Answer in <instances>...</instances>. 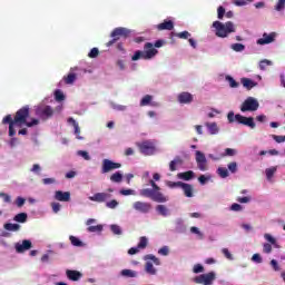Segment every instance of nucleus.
Here are the masks:
<instances>
[{
	"instance_id": "obj_63",
	"label": "nucleus",
	"mask_w": 285,
	"mask_h": 285,
	"mask_svg": "<svg viewBox=\"0 0 285 285\" xmlns=\"http://www.w3.org/2000/svg\"><path fill=\"white\" fill-rule=\"evenodd\" d=\"M217 12H218V19H224V14H226V9L220 6L218 7Z\"/></svg>"
},
{
	"instance_id": "obj_55",
	"label": "nucleus",
	"mask_w": 285,
	"mask_h": 285,
	"mask_svg": "<svg viewBox=\"0 0 285 285\" xmlns=\"http://www.w3.org/2000/svg\"><path fill=\"white\" fill-rule=\"evenodd\" d=\"M107 208L115 209L117 206H119V203L116 199H112L110 202L106 203Z\"/></svg>"
},
{
	"instance_id": "obj_58",
	"label": "nucleus",
	"mask_w": 285,
	"mask_h": 285,
	"mask_svg": "<svg viewBox=\"0 0 285 285\" xmlns=\"http://www.w3.org/2000/svg\"><path fill=\"white\" fill-rule=\"evenodd\" d=\"M79 157H83L86 161H90V155L88 151L79 150L78 151Z\"/></svg>"
},
{
	"instance_id": "obj_30",
	"label": "nucleus",
	"mask_w": 285,
	"mask_h": 285,
	"mask_svg": "<svg viewBox=\"0 0 285 285\" xmlns=\"http://www.w3.org/2000/svg\"><path fill=\"white\" fill-rule=\"evenodd\" d=\"M145 271L146 273H148V275H157V269L155 268L151 262H147L145 264Z\"/></svg>"
},
{
	"instance_id": "obj_41",
	"label": "nucleus",
	"mask_w": 285,
	"mask_h": 285,
	"mask_svg": "<svg viewBox=\"0 0 285 285\" xmlns=\"http://www.w3.org/2000/svg\"><path fill=\"white\" fill-rule=\"evenodd\" d=\"M87 230L88 233H101V230H104V226L102 225L89 226Z\"/></svg>"
},
{
	"instance_id": "obj_12",
	"label": "nucleus",
	"mask_w": 285,
	"mask_h": 285,
	"mask_svg": "<svg viewBox=\"0 0 285 285\" xmlns=\"http://www.w3.org/2000/svg\"><path fill=\"white\" fill-rule=\"evenodd\" d=\"M194 100H195V96H193V94L188 91H183L177 96V101L183 105L193 104Z\"/></svg>"
},
{
	"instance_id": "obj_54",
	"label": "nucleus",
	"mask_w": 285,
	"mask_h": 285,
	"mask_svg": "<svg viewBox=\"0 0 285 285\" xmlns=\"http://www.w3.org/2000/svg\"><path fill=\"white\" fill-rule=\"evenodd\" d=\"M285 8V0H278L277 4L275 6V10L277 12H281V10H284Z\"/></svg>"
},
{
	"instance_id": "obj_64",
	"label": "nucleus",
	"mask_w": 285,
	"mask_h": 285,
	"mask_svg": "<svg viewBox=\"0 0 285 285\" xmlns=\"http://www.w3.org/2000/svg\"><path fill=\"white\" fill-rule=\"evenodd\" d=\"M51 208L53 213H59L61 210V204L59 203H51Z\"/></svg>"
},
{
	"instance_id": "obj_14",
	"label": "nucleus",
	"mask_w": 285,
	"mask_h": 285,
	"mask_svg": "<svg viewBox=\"0 0 285 285\" xmlns=\"http://www.w3.org/2000/svg\"><path fill=\"white\" fill-rule=\"evenodd\" d=\"M275 37H277V35L275 32L272 33H264L263 38L257 40L258 46H266L268 43H273V41H275Z\"/></svg>"
},
{
	"instance_id": "obj_19",
	"label": "nucleus",
	"mask_w": 285,
	"mask_h": 285,
	"mask_svg": "<svg viewBox=\"0 0 285 285\" xmlns=\"http://www.w3.org/2000/svg\"><path fill=\"white\" fill-rule=\"evenodd\" d=\"M157 30H174L175 29V22L173 20H164V22L156 26Z\"/></svg>"
},
{
	"instance_id": "obj_5",
	"label": "nucleus",
	"mask_w": 285,
	"mask_h": 285,
	"mask_svg": "<svg viewBox=\"0 0 285 285\" xmlns=\"http://www.w3.org/2000/svg\"><path fill=\"white\" fill-rule=\"evenodd\" d=\"M130 30L128 28H124V27H118L115 28L111 33V40H109L106 46L107 48H110V46H115V43H117V41H119L121 39V37L124 39H128V37H130Z\"/></svg>"
},
{
	"instance_id": "obj_23",
	"label": "nucleus",
	"mask_w": 285,
	"mask_h": 285,
	"mask_svg": "<svg viewBox=\"0 0 285 285\" xmlns=\"http://www.w3.org/2000/svg\"><path fill=\"white\" fill-rule=\"evenodd\" d=\"M240 82L247 90H253V88L257 86V82L253 81L250 78H242Z\"/></svg>"
},
{
	"instance_id": "obj_60",
	"label": "nucleus",
	"mask_w": 285,
	"mask_h": 285,
	"mask_svg": "<svg viewBox=\"0 0 285 285\" xmlns=\"http://www.w3.org/2000/svg\"><path fill=\"white\" fill-rule=\"evenodd\" d=\"M223 255L226 257V259L233 261V254L228 250V248L222 249Z\"/></svg>"
},
{
	"instance_id": "obj_9",
	"label": "nucleus",
	"mask_w": 285,
	"mask_h": 285,
	"mask_svg": "<svg viewBox=\"0 0 285 285\" xmlns=\"http://www.w3.org/2000/svg\"><path fill=\"white\" fill-rule=\"evenodd\" d=\"M36 115L37 117H40V119H43V120L50 119V117L55 115V109H52V107L48 105H42L37 107Z\"/></svg>"
},
{
	"instance_id": "obj_36",
	"label": "nucleus",
	"mask_w": 285,
	"mask_h": 285,
	"mask_svg": "<svg viewBox=\"0 0 285 285\" xmlns=\"http://www.w3.org/2000/svg\"><path fill=\"white\" fill-rule=\"evenodd\" d=\"M217 173H218L219 177H222V179H226V177H228V175H229L228 169L226 167H219L217 169Z\"/></svg>"
},
{
	"instance_id": "obj_3",
	"label": "nucleus",
	"mask_w": 285,
	"mask_h": 285,
	"mask_svg": "<svg viewBox=\"0 0 285 285\" xmlns=\"http://www.w3.org/2000/svg\"><path fill=\"white\" fill-rule=\"evenodd\" d=\"M213 28H215L216 37H219L220 39H226L228 35L235 32V23H233V21H227L225 23L220 21H214Z\"/></svg>"
},
{
	"instance_id": "obj_47",
	"label": "nucleus",
	"mask_w": 285,
	"mask_h": 285,
	"mask_svg": "<svg viewBox=\"0 0 285 285\" xmlns=\"http://www.w3.org/2000/svg\"><path fill=\"white\" fill-rule=\"evenodd\" d=\"M254 0H234V6H248V3H253Z\"/></svg>"
},
{
	"instance_id": "obj_46",
	"label": "nucleus",
	"mask_w": 285,
	"mask_h": 285,
	"mask_svg": "<svg viewBox=\"0 0 285 285\" xmlns=\"http://www.w3.org/2000/svg\"><path fill=\"white\" fill-rule=\"evenodd\" d=\"M55 99H56V101H63L66 99V96L63 95V91L56 90L55 91Z\"/></svg>"
},
{
	"instance_id": "obj_61",
	"label": "nucleus",
	"mask_w": 285,
	"mask_h": 285,
	"mask_svg": "<svg viewBox=\"0 0 285 285\" xmlns=\"http://www.w3.org/2000/svg\"><path fill=\"white\" fill-rule=\"evenodd\" d=\"M120 195L128 197V195H135V190L134 189H120Z\"/></svg>"
},
{
	"instance_id": "obj_24",
	"label": "nucleus",
	"mask_w": 285,
	"mask_h": 285,
	"mask_svg": "<svg viewBox=\"0 0 285 285\" xmlns=\"http://www.w3.org/2000/svg\"><path fill=\"white\" fill-rule=\"evenodd\" d=\"M180 188L184 190L185 197H193V185L183 183V185H180Z\"/></svg>"
},
{
	"instance_id": "obj_59",
	"label": "nucleus",
	"mask_w": 285,
	"mask_h": 285,
	"mask_svg": "<svg viewBox=\"0 0 285 285\" xmlns=\"http://www.w3.org/2000/svg\"><path fill=\"white\" fill-rule=\"evenodd\" d=\"M23 204H26V198L19 196V197L16 199V205L18 206V208H21V207H23Z\"/></svg>"
},
{
	"instance_id": "obj_13",
	"label": "nucleus",
	"mask_w": 285,
	"mask_h": 285,
	"mask_svg": "<svg viewBox=\"0 0 285 285\" xmlns=\"http://www.w3.org/2000/svg\"><path fill=\"white\" fill-rule=\"evenodd\" d=\"M112 195L108 193H96L94 196H90V202H97L98 204H104V202H108Z\"/></svg>"
},
{
	"instance_id": "obj_8",
	"label": "nucleus",
	"mask_w": 285,
	"mask_h": 285,
	"mask_svg": "<svg viewBox=\"0 0 285 285\" xmlns=\"http://www.w3.org/2000/svg\"><path fill=\"white\" fill-rule=\"evenodd\" d=\"M216 279L215 272H209L207 274H202L193 278L195 284L213 285Z\"/></svg>"
},
{
	"instance_id": "obj_35",
	"label": "nucleus",
	"mask_w": 285,
	"mask_h": 285,
	"mask_svg": "<svg viewBox=\"0 0 285 285\" xmlns=\"http://www.w3.org/2000/svg\"><path fill=\"white\" fill-rule=\"evenodd\" d=\"M277 173V167H271L265 170L268 180L273 179V176Z\"/></svg>"
},
{
	"instance_id": "obj_26",
	"label": "nucleus",
	"mask_w": 285,
	"mask_h": 285,
	"mask_svg": "<svg viewBox=\"0 0 285 285\" xmlns=\"http://www.w3.org/2000/svg\"><path fill=\"white\" fill-rule=\"evenodd\" d=\"M179 179H184L185 181H190L195 177V171L188 170L185 173L178 174Z\"/></svg>"
},
{
	"instance_id": "obj_51",
	"label": "nucleus",
	"mask_w": 285,
	"mask_h": 285,
	"mask_svg": "<svg viewBox=\"0 0 285 285\" xmlns=\"http://www.w3.org/2000/svg\"><path fill=\"white\" fill-rule=\"evenodd\" d=\"M193 273L198 275V273H204V266L202 264H196L193 267Z\"/></svg>"
},
{
	"instance_id": "obj_43",
	"label": "nucleus",
	"mask_w": 285,
	"mask_h": 285,
	"mask_svg": "<svg viewBox=\"0 0 285 285\" xmlns=\"http://www.w3.org/2000/svg\"><path fill=\"white\" fill-rule=\"evenodd\" d=\"M150 101H153V96L146 95V96L140 100V106H150Z\"/></svg>"
},
{
	"instance_id": "obj_49",
	"label": "nucleus",
	"mask_w": 285,
	"mask_h": 285,
	"mask_svg": "<svg viewBox=\"0 0 285 285\" xmlns=\"http://www.w3.org/2000/svg\"><path fill=\"white\" fill-rule=\"evenodd\" d=\"M263 253H265L266 255H269V253H273V245L265 243L263 245Z\"/></svg>"
},
{
	"instance_id": "obj_6",
	"label": "nucleus",
	"mask_w": 285,
	"mask_h": 285,
	"mask_svg": "<svg viewBox=\"0 0 285 285\" xmlns=\"http://www.w3.org/2000/svg\"><path fill=\"white\" fill-rule=\"evenodd\" d=\"M137 146L141 155L150 156L157 153V146L151 140H145L142 142L137 144Z\"/></svg>"
},
{
	"instance_id": "obj_34",
	"label": "nucleus",
	"mask_w": 285,
	"mask_h": 285,
	"mask_svg": "<svg viewBox=\"0 0 285 285\" xmlns=\"http://www.w3.org/2000/svg\"><path fill=\"white\" fill-rule=\"evenodd\" d=\"M148 259H150L155 264V266H160V264H161L159 258H157V256H155L153 254H148L145 256V261L148 262Z\"/></svg>"
},
{
	"instance_id": "obj_50",
	"label": "nucleus",
	"mask_w": 285,
	"mask_h": 285,
	"mask_svg": "<svg viewBox=\"0 0 285 285\" xmlns=\"http://www.w3.org/2000/svg\"><path fill=\"white\" fill-rule=\"evenodd\" d=\"M88 57L90 59H96V57H99V49L98 48H92L90 52L88 53Z\"/></svg>"
},
{
	"instance_id": "obj_18",
	"label": "nucleus",
	"mask_w": 285,
	"mask_h": 285,
	"mask_svg": "<svg viewBox=\"0 0 285 285\" xmlns=\"http://www.w3.org/2000/svg\"><path fill=\"white\" fill-rule=\"evenodd\" d=\"M55 199L57 202H70V191L57 190L55 193Z\"/></svg>"
},
{
	"instance_id": "obj_33",
	"label": "nucleus",
	"mask_w": 285,
	"mask_h": 285,
	"mask_svg": "<svg viewBox=\"0 0 285 285\" xmlns=\"http://www.w3.org/2000/svg\"><path fill=\"white\" fill-rule=\"evenodd\" d=\"M69 240L72 246H77L78 248L83 246V242H81L77 236H69Z\"/></svg>"
},
{
	"instance_id": "obj_39",
	"label": "nucleus",
	"mask_w": 285,
	"mask_h": 285,
	"mask_svg": "<svg viewBox=\"0 0 285 285\" xmlns=\"http://www.w3.org/2000/svg\"><path fill=\"white\" fill-rule=\"evenodd\" d=\"M190 233L197 235L198 239H204V233L199 230L196 226L190 227Z\"/></svg>"
},
{
	"instance_id": "obj_53",
	"label": "nucleus",
	"mask_w": 285,
	"mask_h": 285,
	"mask_svg": "<svg viewBox=\"0 0 285 285\" xmlns=\"http://www.w3.org/2000/svg\"><path fill=\"white\" fill-rule=\"evenodd\" d=\"M176 37H178V39H188L190 37V32L181 31V32L176 33Z\"/></svg>"
},
{
	"instance_id": "obj_17",
	"label": "nucleus",
	"mask_w": 285,
	"mask_h": 285,
	"mask_svg": "<svg viewBox=\"0 0 285 285\" xmlns=\"http://www.w3.org/2000/svg\"><path fill=\"white\" fill-rule=\"evenodd\" d=\"M66 275L71 282H79L80 277H83V274H81V272L75 269H68L66 272Z\"/></svg>"
},
{
	"instance_id": "obj_52",
	"label": "nucleus",
	"mask_w": 285,
	"mask_h": 285,
	"mask_svg": "<svg viewBox=\"0 0 285 285\" xmlns=\"http://www.w3.org/2000/svg\"><path fill=\"white\" fill-rule=\"evenodd\" d=\"M183 183L181 181H167L168 188H181Z\"/></svg>"
},
{
	"instance_id": "obj_62",
	"label": "nucleus",
	"mask_w": 285,
	"mask_h": 285,
	"mask_svg": "<svg viewBox=\"0 0 285 285\" xmlns=\"http://www.w3.org/2000/svg\"><path fill=\"white\" fill-rule=\"evenodd\" d=\"M272 137H273L274 141H276L277 144H284V141H285V136L273 135Z\"/></svg>"
},
{
	"instance_id": "obj_15",
	"label": "nucleus",
	"mask_w": 285,
	"mask_h": 285,
	"mask_svg": "<svg viewBox=\"0 0 285 285\" xmlns=\"http://www.w3.org/2000/svg\"><path fill=\"white\" fill-rule=\"evenodd\" d=\"M196 164L199 170H206V155L199 150L196 151Z\"/></svg>"
},
{
	"instance_id": "obj_37",
	"label": "nucleus",
	"mask_w": 285,
	"mask_h": 285,
	"mask_svg": "<svg viewBox=\"0 0 285 285\" xmlns=\"http://www.w3.org/2000/svg\"><path fill=\"white\" fill-rule=\"evenodd\" d=\"M146 246H148V238H146V236H141L137 247L141 250L146 248Z\"/></svg>"
},
{
	"instance_id": "obj_29",
	"label": "nucleus",
	"mask_w": 285,
	"mask_h": 285,
	"mask_svg": "<svg viewBox=\"0 0 285 285\" xmlns=\"http://www.w3.org/2000/svg\"><path fill=\"white\" fill-rule=\"evenodd\" d=\"M141 197H148L149 199H153L155 197V190L150 188H145L140 190Z\"/></svg>"
},
{
	"instance_id": "obj_44",
	"label": "nucleus",
	"mask_w": 285,
	"mask_h": 285,
	"mask_svg": "<svg viewBox=\"0 0 285 285\" xmlns=\"http://www.w3.org/2000/svg\"><path fill=\"white\" fill-rule=\"evenodd\" d=\"M226 80L228 81L230 88H239V82H237L233 77L227 76Z\"/></svg>"
},
{
	"instance_id": "obj_42",
	"label": "nucleus",
	"mask_w": 285,
	"mask_h": 285,
	"mask_svg": "<svg viewBox=\"0 0 285 285\" xmlns=\"http://www.w3.org/2000/svg\"><path fill=\"white\" fill-rule=\"evenodd\" d=\"M268 66H273V62L271 60L264 59L259 61V69L261 70H266Z\"/></svg>"
},
{
	"instance_id": "obj_48",
	"label": "nucleus",
	"mask_w": 285,
	"mask_h": 285,
	"mask_svg": "<svg viewBox=\"0 0 285 285\" xmlns=\"http://www.w3.org/2000/svg\"><path fill=\"white\" fill-rule=\"evenodd\" d=\"M110 230L111 233H114V235H121V227L119 225H111L110 226Z\"/></svg>"
},
{
	"instance_id": "obj_45",
	"label": "nucleus",
	"mask_w": 285,
	"mask_h": 285,
	"mask_svg": "<svg viewBox=\"0 0 285 285\" xmlns=\"http://www.w3.org/2000/svg\"><path fill=\"white\" fill-rule=\"evenodd\" d=\"M232 49L235 51V52H244V50L246 49V47L242 43H234L232 45Z\"/></svg>"
},
{
	"instance_id": "obj_2",
	"label": "nucleus",
	"mask_w": 285,
	"mask_h": 285,
	"mask_svg": "<svg viewBox=\"0 0 285 285\" xmlns=\"http://www.w3.org/2000/svg\"><path fill=\"white\" fill-rule=\"evenodd\" d=\"M161 46H164V40H157L154 45L151 42H146L144 46V51L137 50L131 57V61H139V59H145V61H148L154 59L157 56V52H159L155 48H161Z\"/></svg>"
},
{
	"instance_id": "obj_28",
	"label": "nucleus",
	"mask_w": 285,
	"mask_h": 285,
	"mask_svg": "<svg viewBox=\"0 0 285 285\" xmlns=\"http://www.w3.org/2000/svg\"><path fill=\"white\" fill-rule=\"evenodd\" d=\"M63 81L65 83H67V86L75 83V81H77V73H73V72L68 73L67 76L63 77Z\"/></svg>"
},
{
	"instance_id": "obj_22",
	"label": "nucleus",
	"mask_w": 285,
	"mask_h": 285,
	"mask_svg": "<svg viewBox=\"0 0 285 285\" xmlns=\"http://www.w3.org/2000/svg\"><path fill=\"white\" fill-rule=\"evenodd\" d=\"M4 230H9V233H18V230H21V225L19 224H12V223H6L3 225Z\"/></svg>"
},
{
	"instance_id": "obj_10",
	"label": "nucleus",
	"mask_w": 285,
	"mask_h": 285,
	"mask_svg": "<svg viewBox=\"0 0 285 285\" xmlns=\"http://www.w3.org/2000/svg\"><path fill=\"white\" fill-rule=\"evenodd\" d=\"M119 168H121V163H115L110 159L102 160V167H101L102 175H106V173H110L111 170H117Z\"/></svg>"
},
{
	"instance_id": "obj_7",
	"label": "nucleus",
	"mask_w": 285,
	"mask_h": 285,
	"mask_svg": "<svg viewBox=\"0 0 285 285\" xmlns=\"http://www.w3.org/2000/svg\"><path fill=\"white\" fill-rule=\"evenodd\" d=\"M259 108V101L253 97H248L240 106L242 112H255Z\"/></svg>"
},
{
	"instance_id": "obj_16",
	"label": "nucleus",
	"mask_w": 285,
	"mask_h": 285,
	"mask_svg": "<svg viewBox=\"0 0 285 285\" xmlns=\"http://www.w3.org/2000/svg\"><path fill=\"white\" fill-rule=\"evenodd\" d=\"M32 248V242L24 239L22 243H17L16 244V250L18 253H26V250H30Z\"/></svg>"
},
{
	"instance_id": "obj_27",
	"label": "nucleus",
	"mask_w": 285,
	"mask_h": 285,
	"mask_svg": "<svg viewBox=\"0 0 285 285\" xmlns=\"http://www.w3.org/2000/svg\"><path fill=\"white\" fill-rule=\"evenodd\" d=\"M13 222H17L18 224H26V222H28V214L27 213L17 214L13 217Z\"/></svg>"
},
{
	"instance_id": "obj_56",
	"label": "nucleus",
	"mask_w": 285,
	"mask_h": 285,
	"mask_svg": "<svg viewBox=\"0 0 285 285\" xmlns=\"http://www.w3.org/2000/svg\"><path fill=\"white\" fill-rule=\"evenodd\" d=\"M0 197L3 199L4 204H10L12 202V198L10 197V195L6 193H0Z\"/></svg>"
},
{
	"instance_id": "obj_31",
	"label": "nucleus",
	"mask_w": 285,
	"mask_h": 285,
	"mask_svg": "<svg viewBox=\"0 0 285 285\" xmlns=\"http://www.w3.org/2000/svg\"><path fill=\"white\" fill-rule=\"evenodd\" d=\"M156 210L158 215H161L163 217H168V208L166 207V205H158L156 207Z\"/></svg>"
},
{
	"instance_id": "obj_11",
	"label": "nucleus",
	"mask_w": 285,
	"mask_h": 285,
	"mask_svg": "<svg viewBox=\"0 0 285 285\" xmlns=\"http://www.w3.org/2000/svg\"><path fill=\"white\" fill-rule=\"evenodd\" d=\"M132 208L137 213H142V215H146L153 210V205L150 203L138 200L132 204Z\"/></svg>"
},
{
	"instance_id": "obj_38",
	"label": "nucleus",
	"mask_w": 285,
	"mask_h": 285,
	"mask_svg": "<svg viewBox=\"0 0 285 285\" xmlns=\"http://www.w3.org/2000/svg\"><path fill=\"white\" fill-rule=\"evenodd\" d=\"M264 238L269 242V244H272L273 246H275V248H279V246L277 245V240L271 235V234H265Z\"/></svg>"
},
{
	"instance_id": "obj_1",
	"label": "nucleus",
	"mask_w": 285,
	"mask_h": 285,
	"mask_svg": "<svg viewBox=\"0 0 285 285\" xmlns=\"http://www.w3.org/2000/svg\"><path fill=\"white\" fill-rule=\"evenodd\" d=\"M28 117H30V106L26 105L16 112L13 119L12 115H7L2 119V124H9V137H14V135H17L14 126H18V128H21L22 126H27V128L39 126V119L32 118L28 121Z\"/></svg>"
},
{
	"instance_id": "obj_32",
	"label": "nucleus",
	"mask_w": 285,
	"mask_h": 285,
	"mask_svg": "<svg viewBox=\"0 0 285 285\" xmlns=\"http://www.w3.org/2000/svg\"><path fill=\"white\" fill-rule=\"evenodd\" d=\"M208 128L209 134L217 135L219 132V128L217 127V122H210L206 125Z\"/></svg>"
},
{
	"instance_id": "obj_40",
	"label": "nucleus",
	"mask_w": 285,
	"mask_h": 285,
	"mask_svg": "<svg viewBox=\"0 0 285 285\" xmlns=\"http://www.w3.org/2000/svg\"><path fill=\"white\" fill-rule=\"evenodd\" d=\"M121 275L122 277H137V273L132 269H122Z\"/></svg>"
},
{
	"instance_id": "obj_25",
	"label": "nucleus",
	"mask_w": 285,
	"mask_h": 285,
	"mask_svg": "<svg viewBox=\"0 0 285 285\" xmlns=\"http://www.w3.org/2000/svg\"><path fill=\"white\" fill-rule=\"evenodd\" d=\"M110 181H112V184H121V181H124V174H121V171H116L110 176Z\"/></svg>"
},
{
	"instance_id": "obj_4",
	"label": "nucleus",
	"mask_w": 285,
	"mask_h": 285,
	"mask_svg": "<svg viewBox=\"0 0 285 285\" xmlns=\"http://www.w3.org/2000/svg\"><path fill=\"white\" fill-rule=\"evenodd\" d=\"M227 121H229V124H235V121H237V124H242L243 126H248V128H255V119L253 117H246V116H242L240 114H236L234 111H229L227 114Z\"/></svg>"
},
{
	"instance_id": "obj_57",
	"label": "nucleus",
	"mask_w": 285,
	"mask_h": 285,
	"mask_svg": "<svg viewBox=\"0 0 285 285\" xmlns=\"http://www.w3.org/2000/svg\"><path fill=\"white\" fill-rule=\"evenodd\" d=\"M227 168L229 171H232L233 174L237 173V163L233 161V163H229L227 165Z\"/></svg>"
},
{
	"instance_id": "obj_20",
	"label": "nucleus",
	"mask_w": 285,
	"mask_h": 285,
	"mask_svg": "<svg viewBox=\"0 0 285 285\" xmlns=\"http://www.w3.org/2000/svg\"><path fill=\"white\" fill-rule=\"evenodd\" d=\"M153 202H157V204H166L168 202V197L165 196L161 191H154Z\"/></svg>"
},
{
	"instance_id": "obj_21",
	"label": "nucleus",
	"mask_w": 285,
	"mask_h": 285,
	"mask_svg": "<svg viewBox=\"0 0 285 285\" xmlns=\"http://www.w3.org/2000/svg\"><path fill=\"white\" fill-rule=\"evenodd\" d=\"M68 124H72L73 128H75V135L77 136V139H83V137H81V128H79V124L77 122L76 119L73 118H68Z\"/></svg>"
}]
</instances>
